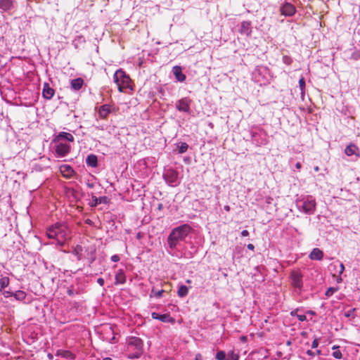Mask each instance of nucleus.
I'll return each instance as SVG.
<instances>
[{"label":"nucleus","instance_id":"nucleus-63","mask_svg":"<svg viewBox=\"0 0 360 360\" xmlns=\"http://www.w3.org/2000/svg\"><path fill=\"white\" fill-rule=\"evenodd\" d=\"M354 58H355L356 60H357L358 58H360V55H359V56H355V57H354Z\"/></svg>","mask_w":360,"mask_h":360},{"label":"nucleus","instance_id":"nucleus-7","mask_svg":"<svg viewBox=\"0 0 360 360\" xmlns=\"http://www.w3.org/2000/svg\"><path fill=\"white\" fill-rule=\"evenodd\" d=\"M316 203L312 196H307L302 202V208L304 213L312 214L316 210Z\"/></svg>","mask_w":360,"mask_h":360},{"label":"nucleus","instance_id":"nucleus-19","mask_svg":"<svg viewBox=\"0 0 360 360\" xmlns=\"http://www.w3.org/2000/svg\"><path fill=\"white\" fill-rule=\"evenodd\" d=\"M13 0H0V9L3 12L11 11L13 7Z\"/></svg>","mask_w":360,"mask_h":360},{"label":"nucleus","instance_id":"nucleus-46","mask_svg":"<svg viewBox=\"0 0 360 360\" xmlns=\"http://www.w3.org/2000/svg\"><path fill=\"white\" fill-rule=\"evenodd\" d=\"M85 224H88L89 226H93L94 225L93 221L91 219H86L85 220Z\"/></svg>","mask_w":360,"mask_h":360},{"label":"nucleus","instance_id":"nucleus-54","mask_svg":"<svg viewBox=\"0 0 360 360\" xmlns=\"http://www.w3.org/2000/svg\"><path fill=\"white\" fill-rule=\"evenodd\" d=\"M162 207H163V206H162V204L160 203V204L158 205V210H161L162 209Z\"/></svg>","mask_w":360,"mask_h":360},{"label":"nucleus","instance_id":"nucleus-1","mask_svg":"<svg viewBox=\"0 0 360 360\" xmlns=\"http://www.w3.org/2000/svg\"><path fill=\"white\" fill-rule=\"evenodd\" d=\"M70 231L64 223H56L50 226L46 231L49 238L55 239L57 245L63 246L65 241L70 238Z\"/></svg>","mask_w":360,"mask_h":360},{"label":"nucleus","instance_id":"nucleus-34","mask_svg":"<svg viewBox=\"0 0 360 360\" xmlns=\"http://www.w3.org/2000/svg\"><path fill=\"white\" fill-rule=\"evenodd\" d=\"M299 86L300 88V90L302 91V94H304V89H305V81L304 77H302L299 80Z\"/></svg>","mask_w":360,"mask_h":360},{"label":"nucleus","instance_id":"nucleus-61","mask_svg":"<svg viewBox=\"0 0 360 360\" xmlns=\"http://www.w3.org/2000/svg\"><path fill=\"white\" fill-rule=\"evenodd\" d=\"M186 282L187 283H191V280H189V279H188V280H186Z\"/></svg>","mask_w":360,"mask_h":360},{"label":"nucleus","instance_id":"nucleus-57","mask_svg":"<svg viewBox=\"0 0 360 360\" xmlns=\"http://www.w3.org/2000/svg\"><path fill=\"white\" fill-rule=\"evenodd\" d=\"M87 186H88L89 188H93V187H94V184H90V183H88V184H87Z\"/></svg>","mask_w":360,"mask_h":360},{"label":"nucleus","instance_id":"nucleus-6","mask_svg":"<svg viewBox=\"0 0 360 360\" xmlns=\"http://www.w3.org/2000/svg\"><path fill=\"white\" fill-rule=\"evenodd\" d=\"M162 176L166 183L170 186H176L179 184V173L172 168L165 169Z\"/></svg>","mask_w":360,"mask_h":360},{"label":"nucleus","instance_id":"nucleus-23","mask_svg":"<svg viewBox=\"0 0 360 360\" xmlns=\"http://www.w3.org/2000/svg\"><path fill=\"white\" fill-rule=\"evenodd\" d=\"M86 164L91 167H96L98 166V158L94 154H90L86 159Z\"/></svg>","mask_w":360,"mask_h":360},{"label":"nucleus","instance_id":"nucleus-4","mask_svg":"<svg viewBox=\"0 0 360 360\" xmlns=\"http://www.w3.org/2000/svg\"><path fill=\"white\" fill-rule=\"evenodd\" d=\"M113 79L120 91H122L130 85L131 79L122 69H119L115 72Z\"/></svg>","mask_w":360,"mask_h":360},{"label":"nucleus","instance_id":"nucleus-28","mask_svg":"<svg viewBox=\"0 0 360 360\" xmlns=\"http://www.w3.org/2000/svg\"><path fill=\"white\" fill-rule=\"evenodd\" d=\"M15 300L22 301L26 298V293L22 290H17L13 293Z\"/></svg>","mask_w":360,"mask_h":360},{"label":"nucleus","instance_id":"nucleus-2","mask_svg":"<svg viewBox=\"0 0 360 360\" xmlns=\"http://www.w3.org/2000/svg\"><path fill=\"white\" fill-rule=\"evenodd\" d=\"M127 350L129 352L128 358L131 359H139L143 354V342L138 337H129L127 340Z\"/></svg>","mask_w":360,"mask_h":360},{"label":"nucleus","instance_id":"nucleus-49","mask_svg":"<svg viewBox=\"0 0 360 360\" xmlns=\"http://www.w3.org/2000/svg\"><path fill=\"white\" fill-rule=\"evenodd\" d=\"M247 248L248 249L250 250H255V246L252 243H250L247 245Z\"/></svg>","mask_w":360,"mask_h":360},{"label":"nucleus","instance_id":"nucleus-10","mask_svg":"<svg viewBox=\"0 0 360 360\" xmlns=\"http://www.w3.org/2000/svg\"><path fill=\"white\" fill-rule=\"evenodd\" d=\"M191 100L188 98H183L176 103V108L180 112H189Z\"/></svg>","mask_w":360,"mask_h":360},{"label":"nucleus","instance_id":"nucleus-16","mask_svg":"<svg viewBox=\"0 0 360 360\" xmlns=\"http://www.w3.org/2000/svg\"><path fill=\"white\" fill-rule=\"evenodd\" d=\"M84 83V79L81 77L74 79L70 82L71 89L74 91H79L82 88Z\"/></svg>","mask_w":360,"mask_h":360},{"label":"nucleus","instance_id":"nucleus-3","mask_svg":"<svg viewBox=\"0 0 360 360\" xmlns=\"http://www.w3.org/2000/svg\"><path fill=\"white\" fill-rule=\"evenodd\" d=\"M190 231L191 226L188 224H184L173 229L168 237L170 248H175L179 241L185 239Z\"/></svg>","mask_w":360,"mask_h":360},{"label":"nucleus","instance_id":"nucleus-39","mask_svg":"<svg viewBox=\"0 0 360 360\" xmlns=\"http://www.w3.org/2000/svg\"><path fill=\"white\" fill-rule=\"evenodd\" d=\"M297 317L300 321H305L307 320V316L304 314H299L297 315Z\"/></svg>","mask_w":360,"mask_h":360},{"label":"nucleus","instance_id":"nucleus-44","mask_svg":"<svg viewBox=\"0 0 360 360\" xmlns=\"http://www.w3.org/2000/svg\"><path fill=\"white\" fill-rule=\"evenodd\" d=\"M67 293H68V295H70V296H72V295H75V291H74V290H73V289L69 288V289H68V290H67Z\"/></svg>","mask_w":360,"mask_h":360},{"label":"nucleus","instance_id":"nucleus-12","mask_svg":"<svg viewBox=\"0 0 360 360\" xmlns=\"http://www.w3.org/2000/svg\"><path fill=\"white\" fill-rule=\"evenodd\" d=\"M151 316L153 319H158L163 323H174L175 320L174 318L171 317L169 314H159L157 312H153L151 314Z\"/></svg>","mask_w":360,"mask_h":360},{"label":"nucleus","instance_id":"nucleus-59","mask_svg":"<svg viewBox=\"0 0 360 360\" xmlns=\"http://www.w3.org/2000/svg\"><path fill=\"white\" fill-rule=\"evenodd\" d=\"M199 357H200V354L196 355L195 360H199Z\"/></svg>","mask_w":360,"mask_h":360},{"label":"nucleus","instance_id":"nucleus-33","mask_svg":"<svg viewBox=\"0 0 360 360\" xmlns=\"http://www.w3.org/2000/svg\"><path fill=\"white\" fill-rule=\"evenodd\" d=\"M336 291H337V288H333V287H330V288L327 289V290L326 291L325 295L326 297H330Z\"/></svg>","mask_w":360,"mask_h":360},{"label":"nucleus","instance_id":"nucleus-45","mask_svg":"<svg viewBox=\"0 0 360 360\" xmlns=\"http://www.w3.org/2000/svg\"><path fill=\"white\" fill-rule=\"evenodd\" d=\"M241 236H242L243 237L248 236H249V232H248V231H247V230H243V231H241Z\"/></svg>","mask_w":360,"mask_h":360},{"label":"nucleus","instance_id":"nucleus-62","mask_svg":"<svg viewBox=\"0 0 360 360\" xmlns=\"http://www.w3.org/2000/svg\"><path fill=\"white\" fill-rule=\"evenodd\" d=\"M96 129H101V130H103V127H96Z\"/></svg>","mask_w":360,"mask_h":360},{"label":"nucleus","instance_id":"nucleus-48","mask_svg":"<svg viewBox=\"0 0 360 360\" xmlns=\"http://www.w3.org/2000/svg\"><path fill=\"white\" fill-rule=\"evenodd\" d=\"M306 353L307 355L311 356H314V355H315V352H314L309 349L307 350Z\"/></svg>","mask_w":360,"mask_h":360},{"label":"nucleus","instance_id":"nucleus-5","mask_svg":"<svg viewBox=\"0 0 360 360\" xmlns=\"http://www.w3.org/2000/svg\"><path fill=\"white\" fill-rule=\"evenodd\" d=\"M290 284L294 288V292L297 295H300L303 289V275L299 270L291 271L290 275Z\"/></svg>","mask_w":360,"mask_h":360},{"label":"nucleus","instance_id":"nucleus-58","mask_svg":"<svg viewBox=\"0 0 360 360\" xmlns=\"http://www.w3.org/2000/svg\"><path fill=\"white\" fill-rule=\"evenodd\" d=\"M314 170L318 172L319 170V167L318 166L315 167Z\"/></svg>","mask_w":360,"mask_h":360},{"label":"nucleus","instance_id":"nucleus-52","mask_svg":"<svg viewBox=\"0 0 360 360\" xmlns=\"http://www.w3.org/2000/svg\"><path fill=\"white\" fill-rule=\"evenodd\" d=\"M297 309L294 310V311H292L290 312V314H291L292 316H297V315H298V314H297Z\"/></svg>","mask_w":360,"mask_h":360},{"label":"nucleus","instance_id":"nucleus-24","mask_svg":"<svg viewBox=\"0 0 360 360\" xmlns=\"http://www.w3.org/2000/svg\"><path fill=\"white\" fill-rule=\"evenodd\" d=\"M108 202V198L106 196H101L99 198H97L96 196L93 195L92 196V207H96L99 204L104 203L106 204Z\"/></svg>","mask_w":360,"mask_h":360},{"label":"nucleus","instance_id":"nucleus-17","mask_svg":"<svg viewBox=\"0 0 360 360\" xmlns=\"http://www.w3.org/2000/svg\"><path fill=\"white\" fill-rule=\"evenodd\" d=\"M60 139H66L69 142H73L75 140L73 136L71 134L65 131L60 132L54 139L53 141L58 142Z\"/></svg>","mask_w":360,"mask_h":360},{"label":"nucleus","instance_id":"nucleus-56","mask_svg":"<svg viewBox=\"0 0 360 360\" xmlns=\"http://www.w3.org/2000/svg\"><path fill=\"white\" fill-rule=\"evenodd\" d=\"M257 136V132H254L252 134V138H256V136Z\"/></svg>","mask_w":360,"mask_h":360},{"label":"nucleus","instance_id":"nucleus-9","mask_svg":"<svg viewBox=\"0 0 360 360\" xmlns=\"http://www.w3.org/2000/svg\"><path fill=\"white\" fill-rule=\"evenodd\" d=\"M280 12L285 17H291L296 13V8L291 3L285 1L280 7Z\"/></svg>","mask_w":360,"mask_h":360},{"label":"nucleus","instance_id":"nucleus-64","mask_svg":"<svg viewBox=\"0 0 360 360\" xmlns=\"http://www.w3.org/2000/svg\"><path fill=\"white\" fill-rule=\"evenodd\" d=\"M316 354H321V350H319V349H318V350L316 351Z\"/></svg>","mask_w":360,"mask_h":360},{"label":"nucleus","instance_id":"nucleus-21","mask_svg":"<svg viewBox=\"0 0 360 360\" xmlns=\"http://www.w3.org/2000/svg\"><path fill=\"white\" fill-rule=\"evenodd\" d=\"M126 283V276L124 270L119 269L115 274V285L124 284Z\"/></svg>","mask_w":360,"mask_h":360},{"label":"nucleus","instance_id":"nucleus-47","mask_svg":"<svg viewBox=\"0 0 360 360\" xmlns=\"http://www.w3.org/2000/svg\"><path fill=\"white\" fill-rule=\"evenodd\" d=\"M340 269L339 271V274H342L343 273L344 270H345V266H344V264L342 263L340 264Z\"/></svg>","mask_w":360,"mask_h":360},{"label":"nucleus","instance_id":"nucleus-26","mask_svg":"<svg viewBox=\"0 0 360 360\" xmlns=\"http://www.w3.org/2000/svg\"><path fill=\"white\" fill-rule=\"evenodd\" d=\"M82 247L81 245H77L72 250V254L77 257V260H81L82 259Z\"/></svg>","mask_w":360,"mask_h":360},{"label":"nucleus","instance_id":"nucleus-32","mask_svg":"<svg viewBox=\"0 0 360 360\" xmlns=\"http://www.w3.org/2000/svg\"><path fill=\"white\" fill-rule=\"evenodd\" d=\"M188 148V145L186 143H181L180 146L179 147V153L182 154L187 151Z\"/></svg>","mask_w":360,"mask_h":360},{"label":"nucleus","instance_id":"nucleus-51","mask_svg":"<svg viewBox=\"0 0 360 360\" xmlns=\"http://www.w3.org/2000/svg\"><path fill=\"white\" fill-rule=\"evenodd\" d=\"M295 167H296L297 169H300L302 167V165H301V163H300V162H297V163L295 164Z\"/></svg>","mask_w":360,"mask_h":360},{"label":"nucleus","instance_id":"nucleus-53","mask_svg":"<svg viewBox=\"0 0 360 360\" xmlns=\"http://www.w3.org/2000/svg\"><path fill=\"white\" fill-rule=\"evenodd\" d=\"M224 209L226 211V212H229L231 208H230V206L229 205H225Z\"/></svg>","mask_w":360,"mask_h":360},{"label":"nucleus","instance_id":"nucleus-11","mask_svg":"<svg viewBox=\"0 0 360 360\" xmlns=\"http://www.w3.org/2000/svg\"><path fill=\"white\" fill-rule=\"evenodd\" d=\"M70 148L67 143H60L56 146V153L58 157L63 158L70 152Z\"/></svg>","mask_w":360,"mask_h":360},{"label":"nucleus","instance_id":"nucleus-60","mask_svg":"<svg viewBox=\"0 0 360 360\" xmlns=\"http://www.w3.org/2000/svg\"><path fill=\"white\" fill-rule=\"evenodd\" d=\"M103 360H112V359L111 358L106 357V358H104Z\"/></svg>","mask_w":360,"mask_h":360},{"label":"nucleus","instance_id":"nucleus-30","mask_svg":"<svg viewBox=\"0 0 360 360\" xmlns=\"http://www.w3.org/2000/svg\"><path fill=\"white\" fill-rule=\"evenodd\" d=\"M338 347H338V346H333V348H332V349H333V350H335V349H336V350H335V351H334V352H333V354H332V355H333V356L334 358L338 359H342V352H341L339 349H338Z\"/></svg>","mask_w":360,"mask_h":360},{"label":"nucleus","instance_id":"nucleus-15","mask_svg":"<svg viewBox=\"0 0 360 360\" xmlns=\"http://www.w3.org/2000/svg\"><path fill=\"white\" fill-rule=\"evenodd\" d=\"M172 72L177 81L183 82L186 80V75L183 73L180 66L176 65L172 68Z\"/></svg>","mask_w":360,"mask_h":360},{"label":"nucleus","instance_id":"nucleus-36","mask_svg":"<svg viewBox=\"0 0 360 360\" xmlns=\"http://www.w3.org/2000/svg\"><path fill=\"white\" fill-rule=\"evenodd\" d=\"M1 292L6 298L10 297H13V293H14V292H12L11 291H8V290H4V289Z\"/></svg>","mask_w":360,"mask_h":360},{"label":"nucleus","instance_id":"nucleus-25","mask_svg":"<svg viewBox=\"0 0 360 360\" xmlns=\"http://www.w3.org/2000/svg\"><path fill=\"white\" fill-rule=\"evenodd\" d=\"M188 293V288L184 285H181L179 287V289L177 290V295L180 297H186Z\"/></svg>","mask_w":360,"mask_h":360},{"label":"nucleus","instance_id":"nucleus-43","mask_svg":"<svg viewBox=\"0 0 360 360\" xmlns=\"http://www.w3.org/2000/svg\"><path fill=\"white\" fill-rule=\"evenodd\" d=\"M97 283H98L101 286H103V285H104L105 281H104V279H103V278H98L97 279Z\"/></svg>","mask_w":360,"mask_h":360},{"label":"nucleus","instance_id":"nucleus-13","mask_svg":"<svg viewBox=\"0 0 360 360\" xmlns=\"http://www.w3.org/2000/svg\"><path fill=\"white\" fill-rule=\"evenodd\" d=\"M55 94V90L51 88L48 83H44L42 96L45 99L50 100L53 98Z\"/></svg>","mask_w":360,"mask_h":360},{"label":"nucleus","instance_id":"nucleus-14","mask_svg":"<svg viewBox=\"0 0 360 360\" xmlns=\"http://www.w3.org/2000/svg\"><path fill=\"white\" fill-rule=\"evenodd\" d=\"M239 32L241 34L246 36H250L252 33V27L250 21H243L241 22L240 28Z\"/></svg>","mask_w":360,"mask_h":360},{"label":"nucleus","instance_id":"nucleus-18","mask_svg":"<svg viewBox=\"0 0 360 360\" xmlns=\"http://www.w3.org/2000/svg\"><path fill=\"white\" fill-rule=\"evenodd\" d=\"M358 150H359V148L356 145H354L353 143H350L345 148V153L347 156H352L353 155H356L357 157H359L360 154L356 153Z\"/></svg>","mask_w":360,"mask_h":360},{"label":"nucleus","instance_id":"nucleus-20","mask_svg":"<svg viewBox=\"0 0 360 360\" xmlns=\"http://www.w3.org/2000/svg\"><path fill=\"white\" fill-rule=\"evenodd\" d=\"M60 172L63 176L70 178L73 176L75 171L70 165H65L60 167Z\"/></svg>","mask_w":360,"mask_h":360},{"label":"nucleus","instance_id":"nucleus-27","mask_svg":"<svg viewBox=\"0 0 360 360\" xmlns=\"http://www.w3.org/2000/svg\"><path fill=\"white\" fill-rule=\"evenodd\" d=\"M10 283V279L8 276H1L0 278V292H2L3 290L6 288Z\"/></svg>","mask_w":360,"mask_h":360},{"label":"nucleus","instance_id":"nucleus-37","mask_svg":"<svg viewBox=\"0 0 360 360\" xmlns=\"http://www.w3.org/2000/svg\"><path fill=\"white\" fill-rule=\"evenodd\" d=\"M151 292L154 293V295L156 297L160 298L162 297V293L164 292V290H160L155 291V290L153 289Z\"/></svg>","mask_w":360,"mask_h":360},{"label":"nucleus","instance_id":"nucleus-40","mask_svg":"<svg viewBox=\"0 0 360 360\" xmlns=\"http://www.w3.org/2000/svg\"><path fill=\"white\" fill-rule=\"evenodd\" d=\"M104 330H105V331L106 333H112V334H113V333H114V332H113V329H112V326H105V328H104Z\"/></svg>","mask_w":360,"mask_h":360},{"label":"nucleus","instance_id":"nucleus-29","mask_svg":"<svg viewBox=\"0 0 360 360\" xmlns=\"http://www.w3.org/2000/svg\"><path fill=\"white\" fill-rule=\"evenodd\" d=\"M239 356L233 350L229 351L226 354V360H238Z\"/></svg>","mask_w":360,"mask_h":360},{"label":"nucleus","instance_id":"nucleus-35","mask_svg":"<svg viewBox=\"0 0 360 360\" xmlns=\"http://www.w3.org/2000/svg\"><path fill=\"white\" fill-rule=\"evenodd\" d=\"M283 62L286 64V65H290L292 62V59L291 58V57L288 56H283Z\"/></svg>","mask_w":360,"mask_h":360},{"label":"nucleus","instance_id":"nucleus-38","mask_svg":"<svg viewBox=\"0 0 360 360\" xmlns=\"http://www.w3.org/2000/svg\"><path fill=\"white\" fill-rule=\"evenodd\" d=\"M255 141L256 143V145L258 146H260L262 145H265L267 143L266 139H262V140H260V139H258V140L255 139Z\"/></svg>","mask_w":360,"mask_h":360},{"label":"nucleus","instance_id":"nucleus-31","mask_svg":"<svg viewBox=\"0 0 360 360\" xmlns=\"http://www.w3.org/2000/svg\"><path fill=\"white\" fill-rule=\"evenodd\" d=\"M216 359L217 360H226V354L224 351H219L216 354Z\"/></svg>","mask_w":360,"mask_h":360},{"label":"nucleus","instance_id":"nucleus-22","mask_svg":"<svg viewBox=\"0 0 360 360\" xmlns=\"http://www.w3.org/2000/svg\"><path fill=\"white\" fill-rule=\"evenodd\" d=\"M323 257V252L319 248H314L309 255V258L312 260H321Z\"/></svg>","mask_w":360,"mask_h":360},{"label":"nucleus","instance_id":"nucleus-42","mask_svg":"<svg viewBox=\"0 0 360 360\" xmlns=\"http://www.w3.org/2000/svg\"><path fill=\"white\" fill-rule=\"evenodd\" d=\"M120 256L117 255H114L111 257V260L113 262H117L118 261H120Z\"/></svg>","mask_w":360,"mask_h":360},{"label":"nucleus","instance_id":"nucleus-55","mask_svg":"<svg viewBox=\"0 0 360 360\" xmlns=\"http://www.w3.org/2000/svg\"><path fill=\"white\" fill-rule=\"evenodd\" d=\"M271 200H272L271 198L269 197V198H266V202L267 203H271Z\"/></svg>","mask_w":360,"mask_h":360},{"label":"nucleus","instance_id":"nucleus-50","mask_svg":"<svg viewBox=\"0 0 360 360\" xmlns=\"http://www.w3.org/2000/svg\"><path fill=\"white\" fill-rule=\"evenodd\" d=\"M355 311V309H353L352 310H349L347 313L345 314V316L347 317H349L351 316L352 313L354 312Z\"/></svg>","mask_w":360,"mask_h":360},{"label":"nucleus","instance_id":"nucleus-8","mask_svg":"<svg viewBox=\"0 0 360 360\" xmlns=\"http://www.w3.org/2000/svg\"><path fill=\"white\" fill-rule=\"evenodd\" d=\"M116 108L114 105L103 104L98 108V116L99 119H107L109 114L115 112Z\"/></svg>","mask_w":360,"mask_h":360},{"label":"nucleus","instance_id":"nucleus-41","mask_svg":"<svg viewBox=\"0 0 360 360\" xmlns=\"http://www.w3.org/2000/svg\"><path fill=\"white\" fill-rule=\"evenodd\" d=\"M319 340L317 338H315L311 344V347L313 349L316 348L319 346Z\"/></svg>","mask_w":360,"mask_h":360}]
</instances>
